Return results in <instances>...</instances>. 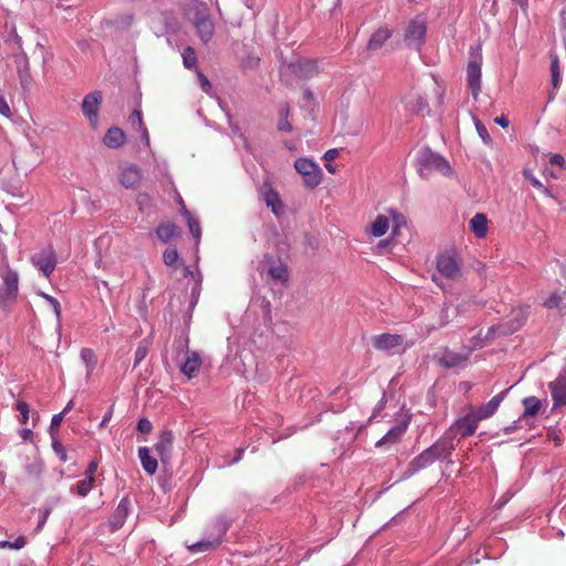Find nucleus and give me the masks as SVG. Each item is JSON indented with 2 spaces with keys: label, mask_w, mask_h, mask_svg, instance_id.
I'll use <instances>...</instances> for the list:
<instances>
[{
  "label": "nucleus",
  "mask_w": 566,
  "mask_h": 566,
  "mask_svg": "<svg viewBox=\"0 0 566 566\" xmlns=\"http://www.w3.org/2000/svg\"><path fill=\"white\" fill-rule=\"evenodd\" d=\"M172 441L174 436L171 431L165 430L160 433L158 441L155 444V450L161 461H166L170 457Z\"/></svg>",
  "instance_id": "nucleus-20"
},
{
  "label": "nucleus",
  "mask_w": 566,
  "mask_h": 566,
  "mask_svg": "<svg viewBox=\"0 0 566 566\" xmlns=\"http://www.w3.org/2000/svg\"><path fill=\"white\" fill-rule=\"evenodd\" d=\"M231 524V520L226 517L224 515H219L208 527V535L211 538H218L219 544L222 541L223 535L227 533L229 526Z\"/></svg>",
  "instance_id": "nucleus-21"
},
{
  "label": "nucleus",
  "mask_w": 566,
  "mask_h": 566,
  "mask_svg": "<svg viewBox=\"0 0 566 566\" xmlns=\"http://www.w3.org/2000/svg\"><path fill=\"white\" fill-rule=\"evenodd\" d=\"M2 284L0 286V305L6 307L18 295L19 276L9 268L1 270Z\"/></svg>",
  "instance_id": "nucleus-4"
},
{
  "label": "nucleus",
  "mask_w": 566,
  "mask_h": 566,
  "mask_svg": "<svg viewBox=\"0 0 566 566\" xmlns=\"http://www.w3.org/2000/svg\"><path fill=\"white\" fill-rule=\"evenodd\" d=\"M0 115L6 118H12L11 107L6 98L3 91L0 90Z\"/></svg>",
  "instance_id": "nucleus-43"
},
{
  "label": "nucleus",
  "mask_w": 566,
  "mask_h": 566,
  "mask_svg": "<svg viewBox=\"0 0 566 566\" xmlns=\"http://www.w3.org/2000/svg\"><path fill=\"white\" fill-rule=\"evenodd\" d=\"M163 259L166 265L172 266L177 263L179 255L176 249H166Z\"/></svg>",
  "instance_id": "nucleus-44"
},
{
  "label": "nucleus",
  "mask_w": 566,
  "mask_h": 566,
  "mask_svg": "<svg viewBox=\"0 0 566 566\" xmlns=\"http://www.w3.org/2000/svg\"><path fill=\"white\" fill-rule=\"evenodd\" d=\"M554 400V407L566 406V370L548 385Z\"/></svg>",
  "instance_id": "nucleus-13"
},
{
  "label": "nucleus",
  "mask_w": 566,
  "mask_h": 566,
  "mask_svg": "<svg viewBox=\"0 0 566 566\" xmlns=\"http://www.w3.org/2000/svg\"><path fill=\"white\" fill-rule=\"evenodd\" d=\"M562 300H563L562 295L554 293L544 302V306L547 308L559 307Z\"/></svg>",
  "instance_id": "nucleus-49"
},
{
  "label": "nucleus",
  "mask_w": 566,
  "mask_h": 566,
  "mask_svg": "<svg viewBox=\"0 0 566 566\" xmlns=\"http://www.w3.org/2000/svg\"><path fill=\"white\" fill-rule=\"evenodd\" d=\"M291 67L296 75L304 78L311 77L317 73L316 62L307 59L292 63Z\"/></svg>",
  "instance_id": "nucleus-24"
},
{
  "label": "nucleus",
  "mask_w": 566,
  "mask_h": 566,
  "mask_svg": "<svg viewBox=\"0 0 566 566\" xmlns=\"http://www.w3.org/2000/svg\"><path fill=\"white\" fill-rule=\"evenodd\" d=\"M148 350H149V342L147 339L142 340L135 352V358H134L135 367L137 365H139L145 359V357L148 354Z\"/></svg>",
  "instance_id": "nucleus-38"
},
{
  "label": "nucleus",
  "mask_w": 566,
  "mask_h": 566,
  "mask_svg": "<svg viewBox=\"0 0 566 566\" xmlns=\"http://www.w3.org/2000/svg\"><path fill=\"white\" fill-rule=\"evenodd\" d=\"M474 125H475L476 132H478L479 136L481 137V139L483 140V143L486 145L491 144L492 139L488 133L486 127L482 124V122L478 118H474Z\"/></svg>",
  "instance_id": "nucleus-42"
},
{
  "label": "nucleus",
  "mask_w": 566,
  "mask_h": 566,
  "mask_svg": "<svg viewBox=\"0 0 566 566\" xmlns=\"http://www.w3.org/2000/svg\"><path fill=\"white\" fill-rule=\"evenodd\" d=\"M405 427L396 426L391 428L379 441L376 442L377 448L391 446L400 440L405 432Z\"/></svg>",
  "instance_id": "nucleus-28"
},
{
  "label": "nucleus",
  "mask_w": 566,
  "mask_h": 566,
  "mask_svg": "<svg viewBox=\"0 0 566 566\" xmlns=\"http://www.w3.org/2000/svg\"><path fill=\"white\" fill-rule=\"evenodd\" d=\"M129 122L133 126H137L138 129L144 127L142 112L138 109H135L132 115L129 116Z\"/></svg>",
  "instance_id": "nucleus-52"
},
{
  "label": "nucleus",
  "mask_w": 566,
  "mask_h": 566,
  "mask_svg": "<svg viewBox=\"0 0 566 566\" xmlns=\"http://www.w3.org/2000/svg\"><path fill=\"white\" fill-rule=\"evenodd\" d=\"M494 122L500 125L501 127L505 128L509 126L510 122L506 116L501 115L494 119Z\"/></svg>",
  "instance_id": "nucleus-62"
},
{
  "label": "nucleus",
  "mask_w": 566,
  "mask_h": 566,
  "mask_svg": "<svg viewBox=\"0 0 566 566\" xmlns=\"http://www.w3.org/2000/svg\"><path fill=\"white\" fill-rule=\"evenodd\" d=\"M33 436V432L31 429H22L20 431V437L23 439V440H31Z\"/></svg>",
  "instance_id": "nucleus-64"
},
{
  "label": "nucleus",
  "mask_w": 566,
  "mask_h": 566,
  "mask_svg": "<svg viewBox=\"0 0 566 566\" xmlns=\"http://www.w3.org/2000/svg\"><path fill=\"white\" fill-rule=\"evenodd\" d=\"M551 72H552V83H553V86L556 88V87H558L559 82H560L559 66H558L557 57H554L551 62Z\"/></svg>",
  "instance_id": "nucleus-46"
},
{
  "label": "nucleus",
  "mask_w": 566,
  "mask_h": 566,
  "mask_svg": "<svg viewBox=\"0 0 566 566\" xmlns=\"http://www.w3.org/2000/svg\"><path fill=\"white\" fill-rule=\"evenodd\" d=\"M81 359L86 365L87 373L90 374L94 369L96 364V357L94 352L90 348H83L81 350Z\"/></svg>",
  "instance_id": "nucleus-37"
},
{
  "label": "nucleus",
  "mask_w": 566,
  "mask_h": 566,
  "mask_svg": "<svg viewBox=\"0 0 566 566\" xmlns=\"http://www.w3.org/2000/svg\"><path fill=\"white\" fill-rule=\"evenodd\" d=\"M433 462L436 461L433 460L429 448H427L409 463L407 474L412 475L416 472L431 465Z\"/></svg>",
  "instance_id": "nucleus-22"
},
{
  "label": "nucleus",
  "mask_w": 566,
  "mask_h": 566,
  "mask_svg": "<svg viewBox=\"0 0 566 566\" xmlns=\"http://www.w3.org/2000/svg\"><path fill=\"white\" fill-rule=\"evenodd\" d=\"M95 479L84 478L76 483V492L80 496H86L94 486Z\"/></svg>",
  "instance_id": "nucleus-39"
},
{
  "label": "nucleus",
  "mask_w": 566,
  "mask_h": 566,
  "mask_svg": "<svg viewBox=\"0 0 566 566\" xmlns=\"http://www.w3.org/2000/svg\"><path fill=\"white\" fill-rule=\"evenodd\" d=\"M39 295L41 297H43L49 303V305L52 307V310L56 316L57 323L60 324L61 311H62L60 302L55 297H53L44 292H39Z\"/></svg>",
  "instance_id": "nucleus-41"
},
{
  "label": "nucleus",
  "mask_w": 566,
  "mask_h": 566,
  "mask_svg": "<svg viewBox=\"0 0 566 566\" xmlns=\"http://www.w3.org/2000/svg\"><path fill=\"white\" fill-rule=\"evenodd\" d=\"M464 305H459L457 308H452L449 305H444L439 313V325L438 327L446 326L449 322H451L458 314L463 311Z\"/></svg>",
  "instance_id": "nucleus-34"
},
{
  "label": "nucleus",
  "mask_w": 566,
  "mask_h": 566,
  "mask_svg": "<svg viewBox=\"0 0 566 566\" xmlns=\"http://www.w3.org/2000/svg\"><path fill=\"white\" fill-rule=\"evenodd\" d=\"M197 73H198V78H199L200 86H201L202 91H205L206 93H209L211 90V83L200 71H198Z\"/></svg>",
  "instance_id": "nucleus-57"
},
{
  "label": "nucleus",
  "mask_w": 566,
  "mask_h": 566,
  "mask_svg": "<svg viewBox=\"0 0 566 566\" xmlns=\"http://www.w3.org/2000/svg\"><path fill=\"white\" fill-rule=\"evenodd\" d=\"M158 239L165 243L179 234L178 229L172 222L160 223L156 229Z\"/></svg>",
  "instance_id": "nucleus-29"
},
{
  "label": "nucleus",
  "mask_w": 566,
  "mask_h": 566,
  "mask_svg": "<svg viewBox=\"0 0 566 566\" xmlns=\"http://www.w3.org/2000/svg\"><path fill=\"white\" fill-rule=\"evenodd\" d=\"M25 545L24 537L20 536L18 537L13 543L4 541L0 544L1 547H10L14 549H20Z\"/></svg>",
  "instance_id": "nucleus-51"
},
{
  "label": "nucleus",
  "mask_w": 566,
  "mask_h": 566,
  "mask_svg": "<svg viewBox=\"0 0 566 566\" xmlns=\"http://www.w3.org/2000/svg\"><path fill=\"white\" fill-rule=\"evenodd\" d=\"M98 463L97 461H91L88 464L86 471H85V478L95 479L94 475L97 471Z\"/></svg>",
  "instance_id": "nucleus-58"
},
{
  "label": "nucleus",
  "mask_w": 566,
  "mask_h": 566,
  "mask_svg": "<svg viewBox=\"0 0 566 566\" xmlns=\"http://www.w3.org/2000/svg\"><path fill=\"white\" fill-rule=\"evenodd\" d=\"M277 129L281 132H291L292 125L289 123L287 118H280Z\"/></svg>",
  "instance_id": "nucleus-60"
},
{
  "label": "nucleus",
  "mask_w": 566,
  "mask_h": 566,
  "mask_svg": "<svg viewBox=\"0 0 566 566\" xmlns=\"http://www.w3.org/2000/svg\"><path fill=\"white\" fill-rule=\"evenodd\" d=\"M387 216L390 218V224L392 226V234L398 235L402 227L407 226L406 217L394 209L387 211Z\"/></svg>",
  "instance_id": "nucleus-36"
},
{
  "label": "nucleus",
  "mask_w": 566,
  "mask_h": 566,
  "mask_svg": "<svg viewBox=\"0 0 566 566\" xmlns=\"http://www.w3.org/2000/svg\"><path fill=\"white\" fill-rule=\"evenodd\" d=\"M426 107H427V104H426L424 99H423L421 96H419V97L417 98V103H416V105H415V111H416L417 113H420V112H422Z\"/></svg>",
  "instance_id": "nucleus-61"
},
{
  "label": "nucleus",
  "mask_w": 566,
  "mask_h": 566,
  "mask_svg": "<svg viewBox=\"0 0 566 566\" xmlns=\"http://www.w3.org/2000/svg\"><path fill=\"white\" fill-rule=\"evenodd\" d=\"M64 418V412L56 413L52 417L50 429L53 431V429L57 428L62 420Z\"/></svg>",
  "instance_id": "nucleus-59"
},
{
  "label": "nucleus",
  "mask_w": 566,
  "mask_h": 566,
  "mask_svg": "<svg viewBox=\"0 0 566 566\" xmlns=\"http://www.w3.org/2000/svg\"><path fill=\"white\" fill-rule=\"evenodd\" d=\"M187 223H188L190 233L193 235V238L198 242L201 237V229H200L199 221L195 217H189V219L187 220Z\"/></svg>",
  "instance_id": "nucleus-45"
},
{
  "label": "nucleus",
  "mask_w": 566,
  "mask_h": 566,
  "mask_svg": "<svg viewBox=\"0 0 566 566\" xmlns=\"http://www.w3.org/2000/svg\"><path fill=\"white\" fill-rule=\"evenodd\" d=\"M6 29L9 32L8 38L6 39V42H8V43L12 42V43L17 44L18 46H21V38L17 33L15 27L13 24H11V25L6 24Z\"/></svg>",
  "instance_id": "nucleus-47"
},
{
  "label": "nucleus",
  "mask_w": 566,
  "mask_h": 566,
  "mask_svg": "<svg viewBox=\"0 0 566 566\" xmlns=\"http://www.w3.org/2000/svg\"><path fill=\"white\" fill-rule=\"evenodd\" d=\"M153 429V424L151 422L146 419V418H143L138 421L137 423V430L142 433H149Z\"/></svg>",
  "instance_id": "nucleus-55"
},
{
  "label": "nucleus",
  "mask_w": 566,
  "mask_h": 566,
  "mask_svg": "<svg viewBox=\"0 0 566 566\" xmlns=\"http://www.w3.org/2000/svg\"><path fill=\"white\" fill-rule=\"evenodd\" d=\"M454 437L455 434H453V428H449L443 437H441L431 447H429L434 461L444 460L452 453L454 450Z\"/></svg>",
  "instance_id": "nucleus-6"
},
{
  "label": "nucleus",
  "mask_w": 566,
  "mask_h": 566,
  "mask_svg": "<svg viewBox=\"0 0 566 566\" xmlns=\"http://www.w3.org/2000/svg\"><path fill=\"white\" fill-rule=\"evenodd\" d=\"M426 31L427 25L423 18L417 17L416 19L411 20L407 27L405 35V41L408 46L418 50L426 34Z\"/></svg>",
  "instance_id": "nucleus-10"
},
{
  "label": "nucleus",
  "mask_w": 566,
  "mask_h": 566,
  "mask_svg": "<svg viewBox=\"0 0 566 566\" xmlns=\"http://www.w3.org/2000/svg\"><path fill=\"white\" fill-rule=\"evenodd\" d=\"M25 470L29 475L33 478H39L43 470V464L40 461H34L25 467Z\"/></svg>",
  "instance_id": "nucleus-48"
},
{
  "label": "nucleus",
  "mask_w": 566,
  "mask_h": 566,
  "mask_svg": "<svg viewBox=\"0 0 566 566\" xmlns=\"http://www.w3.org/2000/svg\"><path fill=\"white\" fill-rule=\"evenodd\" d=\"M191 21L201 42L209 43L214 35V22L205 3L193 4Z\"/></svg>",
  "instance_id": "nucleus-2"
},
{
  "label": "nucleus",
  "mask_w": 566,
  "mask_h": 566,
  "mask_svg": "<svg viewBox=\"0 0 566 566\" xmlns=\"http://www.w3.org/2000/svg\"><path fill=\"white\" fill-rule=\"evenodd\" d=\"M17 408L21 415V422L27 423V421L29 419V412H30L29 405L24 401H19L17 405Z\"/></svg>",
  "instance_id": "nucleus-50"
},
{
  "label": "nucleus",
  "mask_w": 566,
  "mask_h": 566,
  "mask_svg": "<svg viewBox=\"0 0 566 566\" xmlns=\"http://www.w3.org/2000/svg\"><path fill=\"white\" fill-rule=\"evenodd\" d=\"M506 392H507V389L497 394L488 403L481 406L476 410H472L473 413L478 417V419L480 421L490 418L497 410V408H499L500 403L502 402V400L504 399Z\"/></svg>",
  "instance_id": "nucleus-19"
},
{
  "label": "nucleus",
  "mask_w": 566,
  "mask_h": 566,
  "mask_svg": "<svg viewBox=\"0 0 566 566\" xmlns=\"http://www.w3.org/2000/svg\"><path fill=\"white\" fill-rule=\"evenodd\" d=\"M126 139L125 133L118 127H112L103 138V143L109 148L120 147Z\"/></svg>",
  "instance_id": "nucleus-26"
},
{
  "label": "nucleus",
  "mask_w": 566,
  "mask_h": 566,
  "mask_svg": "<svg viewBox=\"0 0 566 566\" xmlns=\"http://www.w3.org/2000/svg\"><path fill=\"white\" fill-rule=\"evenodd\" d=\"M264 263L268 265L269 275L276 281L286 282L289 279L287 268L281 260H274L266 255Z\"/></svg>",
  "instance_id": "nucleus-18"
},
{
  "label": "nucleus",
  "mask_w": 566,
  "mask_h": 566,
  "mask_svg": "<svg viewBox=\"0 0 566 566\" xmlns=\"http://www.w3.org/2000/svg\"><path fill=\"white\" fill-rule=\"evenodd\" d=\"M522 403L524 406V412L522 418L534 417L535 415H537L542 407V401L535 396L524 398Z\"/></svg>",
  "instance_id": "nucleus-33"
},
{
  "label": "nucleus",
  "mask_w": 566,
  "mask_h": 566,
  "mask_svg": "<svg viewBox=\"0 0 566 566\" xmlns=\"http://www.w3.org/2000/svg\"><path fill=\"white\" fill-rule=\"evenodd\" d=\"M140 170L136 165L126 164L120 166L119 181L125 188H134L140 181Z\"/></svg>",
  "instance_id": "nucleus-17"
},
{
  "label": "nucleus",
  "mask_w": 566,
  "mask_h": 566,
  "mask_svg": "<svg viewBox=\"0 0 566 566\" xmlns=\"http://www.w3.org/2000/svg\"><path fill=\"white\" fill-rule=\"evenodd\" d=\"M524 177L537 189L543 188V184L530 170H524Z\"/></svg>",
  "instance_id": "nucleus-56"
},
{
  "label": "nucleus",
  "mask_w": 566,
  "mask_h": 566,
  "mask_svg": "<svg viewBox=\"0 0 566 566\" xmlns=\"http://www.w3.org/2000/svg\"><path fill=\"white\" fill-rule=\"evenodd\" d=\"M390 227V218L387 214H379L370 226V234L380 238L387 233Z\"/></svg>",
  "instance_id": "nucleus-27"
},
{
  "label": "nucleus",
  "mask_w": 566,
  "mask_h": 566,
  "mask_svg": "<svg viewBox=\"0 0 566 566\" xmlns=\"http://www.w3.org/2000/svg\"><path fill=\"white\" fill-rule=\"evenodd\" d=\"M373 345L377 350L389 352L405 348V340L401 335L384 333L373 337Z\"/></svg>",
  "instance_id": "nucleus-11"
},
{
  "label": "nucleus",
  "mask_w": 566,
  "mask_h": 566,
  "mask_svg": "<svg viewBox=\"0 0 566 566\" xmlns=\"http://www.w3.org/2000/svg\"><path fill=\"white\" fill-rule=\"evenodd\" d=\"M52 448H53L54 452L59 455L61 461H63V462L67 461V455L64 450V447L59 441H53Z\"/></svg>",
  "instance_id": "nucleus-54"
},
{
  "label": "nucleus",
  "mask_w": 566,
  "mask_h": 566,
  "mask_svg": "<svg viewBox=\"0 0 566 566\" xmlns=\"http://www.w3.org/2000/svg\"><path fill=\"white\" fill-rule=\"evenodd\" d=\"M218 545H219V539L211 538L208 535L207 538H202L201 541H199L195 544L188 545L187 548L189 549V552H191L193 554H198V553L211 551V549L216 548Z\"/></svg>",
  "instance_id": "nucleus-32"
},
{
  "label": "nucleus",
  "mask_w": 566,
  "mask_h": 566,
  "mask_svg": "<svg viewBox=\"0 0 566 566\" xmlns=\"http://www.w3.org/2000/svg\"><path fill=\"white\" fill-rule=\"evenodd\" d=\"M14 63L21 90L24 93L30 92L33 84V77L31 75L30 63L27 54L24 52L14 54Z\"/></svg>",
  "instance_id": "nucleus-7"
},
{
  "label": "nucleus",
  "mask_w": 566,
  "mask_h": 566,
  "mask_svg": "<svg viewBox=\"0 0 566 566\" xmlns=\"http://www.w3.org/2000/svg\"><path fill=\"white\" fill-rule=\"evenodd\" d=\"M549 164L560 169H566V160L560 154H554L549 157Z\"/></svg>",
  "instance_id": "nucleus-53"
},
{
  "label": "nucleus",
  "mask_w": 566,
  "mask_h": 566,
  "mask_svg": "<svg viewBox=\"0 0 566 566\" xmlns=\"http://www.w3.org/2000/svg\"><path fill=\"white\" fill-rule=\"evenodd\" d=\"M295 170L302 175L305 187L314 189L322 180V170L312 159L298 158L294 163Z\"/></svg>",
  "instance_id": "nucleus-3"
},
{
  "label": "nucleus",
  "mask_w": 566,
  "mask_h": 566,
  "mask_svg": "<svg viewBox=\"0 0 566 566\" xmlns=\"http://www.w3.org/2000/svg\"><path fill=\"white\" fill-rule=\"evenodd\" d=\"M128 505L129 502L127 499H122L118 503L111 522L115 530L119 528L124 524V521L128 515Z\"/></svg>",
  "instance_id": "nucleus-30"
},
{
  "label": "nucleus",
  "mask_w": 566,
  "mask_h": 566,
  "mask_svg": "<svg viewBox=\"0 0 566 566\" xmlns=\"http://www.w3.org/2000/svg\"><path fill=\"white\" fill-rule=\"evenodd\" d=\"M138 458L140 460L142 467L149 475L156 473L158 468V462L155 458L150 455V450L147 447H140L138 449Z\"/></svg>",
  "instance_id": "nucleus-25"
},
{
  "label": "nucleus",
  "mask_w": 566,
  "mask_h": 566,
  "mask_svg": "<svg viewBox=\"0 0 566 566\" xmlns=\"http://www.w3.org/2000/svg\"><path fill=\"white\" fill-rule=\"evenodd\" d=\"M481 63L478 61H471L467 69V80L468 86L475 99L481 91Z\"/></svg>",
  "instance_id": "nucleus-16"
},
{
  "label": "nucleus",
  "mask_w": 566,
  "mask_h": 566,
  "mask_svg": "<svg viewBox=\"0 0 566 566\" xmlns=\"http://www.w3.org/2000/svg\"><path fill=\"white\" fill-rule=\"evenodd\" d=\"M470 352L457 353L444 348L439 355V364L444 368H453L462 366L469 358Z\"/></svg>",
  "instance_id": "nucleus-15"
},
{
  "label": "nucleus",
  "mask_w": 566,
  "mask_h": 566,
  "mask_svg": "<svg viewBox=\"0 0 566 566\" xmlns=\"http://www.w3.org/2000/svg\"><path fill=\"white\" fill-rule=\"evenodd\" d=\"M260 193L265 201V205L275 216H281L285 212V206L281 201L279 193L269 184L262 185Z\"/></svg>",
  "instance_id": "nucleus-12"
},
{
  "label": "nucleus",
  "mask_w": 566,
  "mask_h": 566,
  "mask_svg": "<svg viewBox=\"0 0 566 566\" xmlns=\"http://www.w3.org/2000/svg\"><path fill=\"white\" fill-rule=\"evenodd\" d=\"M389 36L390 31L388 29H379L371 35L367 48L371 51L378 50L384 45Z\"/></svg>",
  "instance_id": "nucleus-35"
},
{
  "label": "nucleus",
  "mask_w": 566,
  "mask_h": 566,
  "mask_svg": "<svg viewBox=\"0 0 566 566\" xmlns=\"http://www.w3.org/2000/svg\"><path fill=\"white\" fill-rule=\"evenodd\" d=\"M416 161L418 174L422 179H428L433 172H439L443 176L452 174V168L448 160L429 148L419 149Z\"/></svg>",
  "instance_id": "nucleus-1"
},
{
  "label": "nucleus",
  "mask_w": 566,
  "mask_h": 566,
  "mask_svg": "<svg viewBox=\"0 0 566 566\" xmlns=\"http://www.w3.org/2000/svg\"><path fill=\"white\" fill-rule=\"evenodd\" d=\"M182 62L185 67L193 69L197 64V55L191 46H187L182 52Z\"/></svg>",
  "instance_id": "nucleus-40"
},
{
  "label": "nucleus",
  "mask_w": 566,
  "mask_h": 566,
  "mask_svg": "<svg viewBox=\"0 0 566 566\" xmlns=\"http://www.w3.org/2000/svg\"><path fill=\"white\" fill-rule=\"evenodd\" d=\"M437 270L446 279L458 281L462 276L460 262L455 254L444 252L437 258Z\"/></svg>",
  "instance_id": "nucleus-5"
},
{
  "label": "nucleus",
  "mask_w": 566,
  "mask_h": 566,
  "mask_svg": "<svg viewBox=\"0 0 566 566\" xmlns=\"http://www.w3.org/2000/svg\"><path fill=\"white\" fill-rule=\"evenodd\" d=\"M337 156H338V150L336 148H333V149H328L325 153L324 158L326 160H334Z\"/></svg>",
  "instance_id": "nucleus-63"
},
{
  "label": "nucleus",
  "mask_w": 566,
  "mask_h": 566,
  "mask_svg": "<svg viewBox=\"0 0 566 566\" xmlns=\"http://www.w3.org/2000/svg\"><path fill=\"white\" fill-rule=\"evenodd\" d=\"M31 261L44 276L49 277L55 269L56 255L51 247H48L32 255Z\"/></svg>",
  "instance_id": "nucleus-9"
},
{
  "label": "nucleus",
  "mask_w": 566,
  "mask_h": 566,
  "mask_svg": "<svg viewBox=\"0 0 566 566\" xmlns=\"http://www.w3.org/2000/svg\"><path fill=\"white\" fill-rule=\"evenodd\" d=\"M200 366V356L196 352H188L185 361L180 366V370L188 378H192L198 373Z\"/></svg>",
  "instance_id": "nucleus-23"
},
{
  "label": "nucleus",
  "mask_w": 566,
  "mask_h": 566,
  "mask_svg": "<svg viewBox=\"0 0 566 566\" xmlns=\"http://www.w3.org/2000/svg\"><path fill=\"white\" fill-rule=\"evenodd\" d=\"M470 229L478 238H483L488 232V219L483 213H476L470 220Z\"/></svg>",
  "instance_id": "nucleus-31"
},
{
  "label": "nucleus",
  "mask_w": 566,
  "mask_h": 566,
  "mask_svg": "<svg viewBox=\"0 0 566 566\" xmlns=\"http://www.w3.org/2000/svg\"><path fill=\"white\" fill-rule=\"evenodd\" d=\"M479 422L480 420L478 417L472 410H470L465 416L458 419L450 428H453V432L459 430L462 437H469L475 432Z\"/></svg>",
  "instance_id": "nucleus-14"
},
{
  "label": "nucleus",
  "mask_w": 566,
  "mask_h": 566,
  "mask_svg": "<svg viewBox=\"0 0 566 566\" xmlns=\"http://www.w3.org/2000/svg\"><path fill=\"white\" fill-rule=\"evenodd\" d=\"M102 102V93L98 91L87 94L82 102V112L95 129L98 125V109Z\"/></svg>",
  "instance_id": "nucleus-8"
}]
</instances>
